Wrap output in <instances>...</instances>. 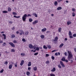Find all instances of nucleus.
I'll use <instances>...</instances> for the list:
<instances>
[{
  "label": "nucleus",
  "mask_w": 76,
  "mask_h": 76,
  "mask_svg": "<svg viewBox=\"0 0 76 76\" xmlns=\"http://www.w3.org/2000/svg\"><path fill=\"white\" fill-rule=\"evenodd\" d=\"M21 56H25V53H21Z\"/></svg>",
  "instance_id": "nucleus-36"
},
{
  "label": "nucleus",
  "mask_w": 76,
  "mask_h": 76,
  "mask_svg": "<svg viewBox=\"0 0 76 76\" xmlns=\"http://www.w3.org/2000/svg\"><path fill=\"white\" fill-rule=\"evenodd\" d=\"M73 37H76V34H74L73 35Z\"/></svg>",
  "instance_id": "nucleus-50"
},
{
  "label": "nucleus",
  "mask_w": 76,
  "mask_h": 76,
  "mask_svg": "<svg viewBox=\"0 0 76 76\" xmlns=\"http://www.w3.org/2000/svg\"><path fill=\"white\" fill-rule=\"evenodd\" d=\"M71 23H72V22H71V21H69L67 22V25H70Z\"/></svg>",
  "instance_id": "nucleus-18"
},
{
  "label": "nucleus",
  "mask_w": 76,
  "mask_h": 76,
  "mask_svg": "<svg viewBox=\"0 0 76 76\" xmlns=\"http://www.w3.org/2000/svg\"><path fill=\"white\" fill-rule=\"evenodd\" d=\"M9 23H10V24H12V23H13V22L12 21H9Z\"/></svg>",
  "instance_id": "nucleus-47"
},
{
  "label": "nucleus",
  "mask_w": 76,
  "mask_h": 76,
  "mask_svg": "<svg viewBox=\"0 0 76 76\" xmlns=\"http://www.w3.org/2000/svg\"><path fill=\"white\" fill-rule=\"evenodd\" d=\"M11 10H12V9H11V8H10V7H9L8 8V12H10V11H11Z\"/></svg>",
  "instance_id": "nucleus-21"
},
{
  "label": "nucleus",
  "mask_w": 76,
  "mask_h": 76,
  "mask_svg": "<svg viewBox=\"0 0 76 76\" xmlns=\"http://www.w3.org/2000/svg\"><path fill=\"white\" fill-rule=\"evenodd\" d=\"M64 45L63 43H61L59 46V48H61Z\"/></svg>",
  "instance_id": "nucleus-16"
},
{
  "label": "nucleus",
  "mask_w": 76,
  "mask_h": 76,
  "mask_svg": "<svg viewBox=\"0 0 76 76\" xmlns=\"http://www.w3.org/2000/svg\"><path fill=\"white\" fill-rule=\"evenodd\" d=\"M11 52H12V53H15V50L14 49H12L11 50Z\"/></svg>",
  "instance_id": "nucleus-23"
},
{
  "label": "nucleus",
  "mask_w": 76,
  "mask_h": 76,
  "mask_svg": "<svg viewBox=\"0 0 76 76\" xmlns=\"http://www.w3.org/2000/svg\"><path fill=\"white\" fill-rule=\"evenodd\" d=\"M28 34H29V32H28V31H27L26 32L25 34L27 35H28Z\"/></svg>",
  "instance_id": "nucleus-35"
},
{
  "label": "nucleus",
  "mask_w": 76,
  "mask_h": 76,
  "mask_svg": "<svg viewBox=\"0 0 76 76\" xmlns=\"http://www.w3.org/2000/svg\"><path fill=\"white\" fill-rule=\"evenodd\" d=\"M29 47L30 48H32V49H33L34 47V46H33V45H31V44H30L29 45Z\"/></svg>",
  "instance_id": "nucleus-6"
},
{
  "label": "nucleus",
  "mask_w": 76,
  "mask_h": 76,
  "mask_svg": "<svg viewBox=\"0 0 76 76\" xmlns=\"http://www.w3.org/2000/svg\"><path fill=\"white\" fill-rule=\"evenodd\" d=\"M68 60L70 61V59H72L73 58V55L71 52L68 51Z\"/></svg>",
  "instance_id": "nucleus-1"
},
{
  "label": "nucleus",
  "mask_w": 76,
  "mask_h": 76,
  "mask_svg": "<svg viewBox=\"0 0 76 76\" xmlns=\"http://www.w3.org/2000/svg\"><path fill=\"white\" fill-rule=\"evenodd\" d=\"M33 15H34V16L36 17V18H37L38 17V15H37V14L35 13H34L33 14Z\"/></svg>",
  "instance_id": "nucleus-27"
},
{
  "label": "nucleus",
  "mask_w": 76,
  "mask_h": 76,
  "mask_svg": "<svg viewBox=\"0 0 76 76\" xmlns=\"http://www.w3.org/2000/svg\"><path fill=\"white\" fill-rule=\"evenodd\" d=\"M72 16L73 17H74V16H75V12H72Z\"/></svg>",
  "instance_id": "nucleus-37"
},
{
  "label": "nucleus",
  "mask_w": 76,
  "mask_h": 76,
  "mask_svg": "<svg viewBox=\"0 0 76 76\" xmlns=\"http://www.w3.org/2000/svg\"><path fill=\"white\" fill-rule=\"evenodd\" d=\"M12 67H13L12 64H10L9 66V69H11L12 68Z\"/></svg>",
  "instance_id": "nucleus-13"
},
{
  "label": "nucleus",
  "mask_w": 76,
  "mask_h": 76,
  "mask_svg": "<svg viewBox=\"0 0 76 76\" xmlns=\"http://www.w3.org/2000/svg\"><path fill=\"white\" fill-rule=\"evenodd\" d=\"M45 63L46 64H49V63H50V61H47L45 62Z\"/></svg>",
  "instance_id": "nucleus-39"
},
{
  "label": "nucleus",
  "mask_w": 76,
  "mask_h": 76,
  "mask_svg": "<svg viewBox=\"0 0 76 76\" xmlns=\"http://www.w3.org/2000/svg\"><path fill=\"white\" fill-rule=\"evenodd\" d=\"M58 37H56L53 40L54 41V42H57V40H58Z\"/></svg>",
  "instance_id": "nucleus-7"
},
{
  "label": "nucleus",
  "mask_w": 76,
  "mask_h": 76,
  "mask_svg": "<svg viewBox=\"0 0 76 76\" xmlns=\"http://www.w3.org/2000/svg\"><path fill=\"white\" fill-rule=\"evenodd\" d=\"M27 76H29L30 75V72H27L26 73Z\"/></svg>",
  "instance_id": "nucleus-22"
},
{
  "label": "nucleus",
  "mask_w": 76,
  "mask_h": 76,
  "mask_svg": "<svg viewBox=\"0 0 76 76\" xmlns=\"http://www.w3.org/2000/svg\"><path fill=\"white\" fill-rule=\"evenodd\" d=\"M22 41H23V42H26V40L24 38H23L22 39Z\"/></svg>",
  "instance_id": "nucleus-41"
},
{
  "label": "nucleus",
  "mask_w": 76,
  "mask_h": 76,
  "mask_svg": "<svg viewBox=\"0 0 76 76\" xmlns=\"http://www.w3.org/2000/svg\"><path fill=\"white\" fill-rule=\"evenodd\" d=\"M72 10L73 12H74V11H75V8H72Z\"/></svg>",
  "instance_id": "nucleus-54"
},
{
  "label": "nucleus",
  "mask_w": 76,
  "mask_h": 76,
  "mask_svg": "<svg viewBox=\"0 0 76 76\" xmlns=\"http://www.w3.org/2000/svg\"><path fill=\"white\" fill-rule=\"evenodd\" d=\"M39 53L38 52H37L36 53H34V56H37V55H38V54Z\"/></svg>",
  "instance_id": "nucleus-43"
},
{
  "label": "nucleus",
  "mask_w": 76,
  "mask_h": 76,
  "mask_svg": "<svg viewBox=\"0 0 76 76\" xmlns=\"http://www.w3.org/2000/svg\"><path fill=\"white\" fill-rule=\"evenodd\" d=\"M33 70L34 71H36L37 70V67L36 66L33 67Z\"/></svg>",
  "instance_id": "nucleus-17"
},
{
  "label": "nucleus",
  "mask_w": 76,
  "mask_h": 76,
  "mask_svg": "<svg viewBox=\"0 0 76 76\" xmlns=\"http://www.w3.org/2000/svg\"><path fill=\"white\" fill-rule=\"evenodd\" d=\"M23 63H24V61L23 60L21 61V63L20 64V66H23Z\"/></svg>",
  "instance_id": "nucleus-8"
},
{
  "label": "nucleus",
  "mask_w": 76,
  "mask_h": 76,
  "mask_svg": "<svg viewBox=\"0 0 76 76\" xmlns=\"http://www.w3.org/2000/svg\"><path fill=\"white\" fill-rule=\"evenodd\" d=\"M66 60V58L65 57H63L62 59L61 60L63 61H64Z\"/></svg>",
  "instance_id": "nucleus-19"
},
{
  "label": "nucleus",
  "mask_w": 76,
  "mask_h": 76,
  "mask_svg": "<svg viewBox=\"0 0 76 76\" xmlns=\"http://www.w3.org/2000/svg\"><path fill=\"white\" fill-rule=\"evenodd\" d=\"M2 45L3 46H6V43L5 42H4Z\"/></svg>",
  "instance_id": "nucleus-42"
},
{
  "label": "nucleus",
  "mask_w": 76,
  "mask_h": 76,
  "mask_svg": "<svg viewBox=\"0 0 76 76\" xmlns=\"http://www.w3.org/2000/svg\"><path fill=\"white\" fill-rule=\"evenodd\" d=\"M49 56H50V55H49V54H46V55H45V56H46V57H48Z\"/></svg>",
  "instance_id": "nucleus-48"
},
{
  "label": "nucleus",
  "mask_w": 76,
  "mask_h": 76,
  "mask_svg": "<svg viewBox=\"0 0 76 76\" xmlns=\"http://www.w3.org/2000/svg\"><path fill=\"white\" fill-rule=\"evenodd\" d=\"M12 14L13 15H17V13H16V12H12Z\"/></svg>",
  "instance_id": "nucleus-33"
},
{
  "label": "nucleus",
  "mask_w": 76,
  "mask_h": 76,
  "mask_svg": "<svg viewBox=\"0 0 76 76\" xmlns=\"http://www.w3.org/2000/svg\"><path fill=\"white\" fill-rule=\"evenodd\" d=\"M51 58L52 60H54V58H54V57L53 56H52Z\"/></svg>",
  "instance_id": "nucleus-49"
},
{
  "label": "nucleus",
  "mask_w": 76,
  "mask_h": 76,
  "mask_svg": "<svg viewBox=\"0 0 76 76\" xmlns=\"http://www.w3.org/2000/svg\"><path fill=\"white\" fill-rule=\"evenodd\" d=\"M54 5L55 6H57L58 4V3L57 2V1H55L54 2Z\"/></svg>",
  "instance_id": "nucleus-26"
},
{
  "label": "nucleus",
  "mask_w": 76,
  "mask_h": 76,
  "mask_svg": "<svg viewBox=\"0 0 76 76\" xmlns=\"http://www.w3.org/2000/svg\"><path fill=\"white\" fill-rule=\"evenodd\" d=\"M58 67H59V68H60V69H61V66L60 65H58Z\"/></svg>",
  "instance_id": "nucleus-51"
},
{
  "label": "nucleus",
  "mask_w": 76,
  "mask_h": 76,
  "mask_svg": "<svg viewBox=\"0 0 76 76\" xmlns=\"http://www.w3.org/2000/svg\"><path fill=\"white\" fill-rule=\"evenodd\" d=\"M56 50H54L52 51V53H54V52H55V51H56Z\"/></svg>",
  "instance_id": "nucleus-56"
},
{
  "label": "nucleus",
  "mask_w": 76,
  "mask_h": 76,
  "mask_svg": "<svg viewBox=\"0 0 76 76\" xmlns=\"http://www.w3.org/2000/svg\"><path fill=\"white\" fill-rule=\"evenodd\" d=\"M33 20L31 18H29V21L30 22H32Z\"/></svg>",
  "instance_id": "nucleus-30"
},
{
  "label": "nucleus",
  "mask_w": 76,
  "mask_h": 76,
  "mask_svg": "<svg viewBox=\"0 0 76 76\" xmlns=\"http://www.w3.org/2000/svg\"><path fill=\"white\" fill-rule=\"evenodd\" d=\"M36 50H37V51H39V48L38 47H37L36 48Z\"/></svg>",
  "instance_id": "nucleus-45"
},
{
  "label": "nucleus",
  "mask_w": 76,
  "mask_h": 76,
  "mask_svg": "<svg viewBox=\"0 0 76 76\" xmlns=\"http://www.w3.org/2000/svg\"><path fill=\"white\" fill-rule=\"evenodd\" d=\"M9 45H11L12 47H13V48H14V47H15V45H14L13 43L12 42H9Z\"/></svg>",
  "instance_id": "nucleus-3"
},
{
  "label": "nucleus",
  "mask_w": 76,
  "mask_h": 76,
  "mask_svg": "<svg viewBox=\"0 0 76 76\" xmlns=\"http://www.w3.org/2000/svg\"><path fill=\"white\" fill-rule=\"evenodd\" d=\"M2 12H3V13H8V12H7V11H3Z\"/></svg>",
  "instance_id": "nucleus-31"
},
{
  "label": "nucleus",
  "mask_w": 76,
  "mask_h": 76,
  "mask_svg": "<svg viewBox=\"0 0 76 76\" xmlns=\"http://www.w3.org/2000/svg\"><path fill=\"white\" fill-rule=\"evenodd\" d=\"M15 67H18V65L17 64H15Z\"/></svg>",
  "instance_id": "nucleus-58"
},
{
  "label": "nucleus",
  "mask_w": 76,
  "mask_h": 76,
  "mask_svg": "<svg viewBox=\"0 0 76 76\" xmlns=\"http://www.w3.org/2000/svg\"><path fill=\"white\" fill-rule=\"evenodd\" d=\"M56 68L55 67H53V69H52L51 70V72H54L55 71H56Z\"/></svg>",
  "instance_id": "nucleus-12"
},
{
  "label": "nucleus",
  "mask_w": 76,
  "mask_h": 76,
  "mask_svg": "<svg viewBox=\"0 0 76 76\" xmlns=\"http://www.w3.org/2000/svg\"><path fill=\"white\" fill-rule=\"evenodd\" d=\"M61 28L59 27L58 28V31L59 32H61Z\"/></svg>",
  "instance_id": "nucleus-25"
},
{
  "label": "nucleus",
  "mask_w": 76,
  "mask_h": 76,
  "mask_svg": "<svg viewBox=\"0 0 76 76\" xmlns=\"http://www.w3.org/2000/svg\"><path fill=\"white\" fill-rule=\"evenodd\" d=\"M12 30H13L15 29V26H14L12 28Z\"/></svg>",
  "instance_id": "nucleus-57"
},
{
  "label": "nucleus",
  "mask_w": 76,
  "mask_h": 76,
  "mask_svg": "<svg viewBox=\"0 0 76 76\" xmlns=\"http://www.w3.org/2000/svg\"><path fill=\"white\" fill-rule=\"evenodd\" d=\"M48 47L49 49H51V47L50 45H48Z\"/></svg>",
  "instance_id": "nucleus-40"
},
{
  "label": "nucleus",
  "mask_w": 76,
  "mask_h": 76,
  "mask_svg": "<svg viewBox=\"0 0 76 76\" xmlns=\"http://www.w3.org/2000/svg\"><path fill=\"white\" fill-rule=\"evenodd\" d=\"M74 50L75 51V52H76V48H74Z\"/></svg>",
  "instance_id": "nucleus-64"
},
{
  "label": "nucleus",
  "mask_w": 76,
  "mask_h": 76,
  "mask_svg": "<svg viewBox=\"0 0 76 76\" xmlns=\"http://www.w3.org/2000/svg\"><path fill=\"white\" fill-rule=\"evenodd\" d=\"M50 76H55V75L53 73H51L50 74Z\"/></svg>",
  "instance_id": "nucleus-38"
},
{
  "label": "nucleus",
  "mask_w": 76,
  "mask_h": 76,
  "mask_svg": "<svg viewBox=\"0 0 76 76\" xmlns=\"http://www.w3.org/2000/svg\"><path fill=\"white\" fill-rule=\"evenodd\" d=\"M5 64H6V65H7V64H8V62L7 61H6L4 62Z\"/></svg>",
  "instance_id": "nucleus-46"
},
{
  "label": "nucleus",
  "mask_w": 76,
  "mask_h": 76,
  "mask_svg": "<svg viewBox=\"0 0 76 76\" xmlns=\"http://www.w3.org/2000/svg\"><path fill=\"white\" fill-rule=\"evenodd\" d=\"M64 55L65 56H67V52H65L64 53Z\"/></svg>",
  "instance_id": "nucleus-53"
},
{
  "label": "nucleus",
  "mask_w": 76,
  "mask_h": 76,
  "mask_svg": "<svg viewBox=\"0 0 76 76\" xmlns=\"http://www.w3.org/2000/svg\"><path fill=\"white\" fill-rule=\"evenodd\" d=\"M3 42L2 40L0 41V43H1H1H3Z\"/></svg>",
  "instance_id": "nucleus-62"
},
{
  "label": "nucleus",
  "mask_w": 76,
  "mask_h": 76,
  "mask_svg": "<svg viewBox=\"0 0 76 76\" xmlns=\"http://www.w3.org/2000/svg\"><path fill=\"white\" fill-rule=\"evenodd\" d=\"M57 9L58 10H61V9H62V7H58Z\"/></svg>",
  "instance_id": "nucleus-15"
},
{
  "label": "nucleus",
  "mask_w": 76,
  "mask_h": 76,
  "mask_svg": "<svg viewBox=\"0 0 76 76\" xmlns=\"http://www.w3.org/2000/svg\"><path fill=\"white\" fill-rule=\"evenodd\" d=\"M55 56H58V54H57V53H56L55 54Z\"/></svg>",
  "instance_id": "nucleus-60"
},
{
  "label": "nucleus",
  "mask_w": 76,
  "mask_h": 76,
  "mask_svg": "<svg viewBox=\"0 0 76 76\" xmlns=\"http://www.w3.org/2000/svg\"><path fill=\"white\" fill-rule=\"evenodd\" d=\"M38 20H35V21H34V22H33L32 24L33 25H34V24L37 23H38Z\"/></svg>",
  "instance_id": "nucleus-11"
},
{
  "label": "nucleus",
  "mask_w": 76,
  "mask_h": 76,
  "mask_svg": "<svg viewBox=\"0 0 76 76\" xmlns=\"http://www.w3.org/2000/svg\"><path fill=\"white\" fill-rule=\"evenodd\" d=\"M46 31H47V28H45L42 29V32H45Z\"/></svg>",
  "instance_id": "nucleus-14"
},
{
  "label": "nucleus",
  "mask_w": 76,
  "mask_h": 76,
  "mask_svg": "<svg viewBox=\"0 0 76 76\" xmlns=\"http://www.w3.org/2000/svg\"><path fill=\"white\" fill-rule=\"evenodd\" d=\"M16 33V34H19V31H17Z\"/></svg>",
  "instance_id": "nucleus-59"
},
{
  "label": "nucleus",
  "mask_w": 76,
  "mask_h": 76,
  "mask_svg": "<svg viewBox=\"0 0 76 76\" xmlns=\"http://www.w3.org/2000/svg\"><path fill=\"white\" fill-rule=\"evenodd\" d=\"M64 61H65V62H66V63H67L68 62V60L65 59V60Z\"/></svg>",
  "instance_id": "nucleus-55"
},
{
  "label": "nucleus",
  "mask_w": 76,
  "mask_h": 76,
  "mask_svg": "<svg viewBox=\"0 0 76 76\" xmlns=\"http://www.w3.org/2000/svg\"><path fill=\"white\" fill-rule=\"evenodd\" d=\"M15 38V35L14 34H12L11 35V38Z\"/></svg>",
  "instance_id": "nucleus-20"
},
{
  "label": "nucleus",
  "mask_w": 76,
  "mask_h": 76,
  "mask_svg": "<svg viewBox=\"0 0 76 76\" xmlns=\"http://www.w3.org/2000/svg\"><path fill=\"white\" fill-rule=\"evenodd\" d=\"M69 37L70 38H73V36H72V32H71V31H69Z\"/></svg>",
  "instance_id": "nucleus-4"
},
{
  "label": "nucleus",
  "mask_w": 76,
  "mask_h": 76,
  "mask_svg": "<svg viewBox=\"0 0 76 76\" xmlns=\"http://www.w3.org/2000/svg\"><path fill=\"white\" fill-rule=\"evenodd\" d=\"M2 36L4 37V39H6V36L4 34H2Z\"/></svg>",
  "instance_id": "nucleus-9"
},
{
  "label": "nucleus",
  "mask_w": 76,
  "mask_h": 76,
  "mask_svg": "<svg viewBox=\"0 0 76 76\" xmlns=\"http://www.w3.org/2000/svg\"><path fill=\"white\" fill-rule=\"evenodd\" d=\"M43 48L45 49H46V50H47V46H45V45H44L43 46Z\"/></svg>",
  "instance_id": "nucleus-32"
},
{
  "label": "nucleus",
  "mask_w": 76,
  "mask_h": 76,
  "mask_svg": "<svg viewBox=\"0 0 76 76\" xmlns=\"http://www.w3.org/2000/svg\"><path fill=\"white\" fill-rule=\"evenodd\" d=\"M40 37L41 38H42V39H43L45 38L44 35H40Z\"/></svg>",
  "instance_id": "nucleus-28"
},
{
  "label": "nucleus",
  "mask_w": 76,
  "mask_h": 76,
  "mask_svg": "<svg viewBox=\"0 0 76 76\" xmlns=\"http://www.w3.org/2000/svg\"><path fill=\"white\" fill-rule=\"evenodd\" d=\"M20 31L21 32L20 33V35H22V34H24V31H23V30H20Z\"/></svg>",
  "instance_id": "nucleus-10"
},
{
  "label": "nucleus",
  "mask_w": 76,
  "mask_h": 76,
  "mask_svg": "<svg viewBox=\"0 0 76 76\" xmlns=\"http://www.w3.org/2000/svg\"><path fill=\"white\" fill-rule=\"evenodd\" d=\"M28 16H31V15L30 14H28Z\"/></svg>",
  "instance_id": "nucleus-63"
},
{
  "label": "nucleus",
  "mask_w": 76,
  "mask_h": 76,
  "mask_svg": "<svg viewBox=\"0 0 76 76\" xmlns=\"http://www.w3.org/2000/svg\"><path fill=\"white\" fill-rule=\"evenodd\" d=\"M26 17H27V15L26 14H25L22 17V20L23 22H25L26 20Z\"/></svg>",
  "instance_id": "nucleus-2"
},
{
  "label": "nucleus",
  "mask_w": 76,
  "mask_h": 76,
  "mask_svg": "<svg viewBox=\"0 0 76 76\" xmlns=\"http://www.w3.org/2000/svg\"><path fill=\"white\" fill-rule=\"evenodd\" d=\"M31 66V62H29L28 64V66L29 67V66Z\"/></svg>",
  "instance_id": "nucleus-24"
},
{
  "label": "nucleus",
  "mask_w": 76,
  "mask_h": 76,
  "mask_svg": "<svg viewBox=\"0 0 76 76\" xmlns=\"http://www.w3.org/2000/svg\"><path fill=\"white\" fill-rule=\"evenodd\" d=\"M13 17L14 18H20V16H16V15H14Z\"/></svg>",
  "instance_id": "nucleus-29"
},
{
  "label": "nucleus",
  "mask_w": 76,
  "mask_h": 76,
  "mask_svg": "<svg viewBox=\"0 0 76 76\" xmlns=\"http://www.w3.org/2000/svg\"><path fill=\"white\" fill-rule=\"evenodd\" d=\"M60 63L61 65L62 66V67H65V65H64V64H63V62H62V61H60Z\"/></svg>",
  "instance_id": "nucleus-5"
},
{
  "label": "nucleus",
  "mask_w": 76,
  "mask_h": 76,
  "mask_svg": "<svg viewBox=\"0 0 76 76\" xmlns=\"http://www.w3.org/2000/svg\"><path fill=\"white\" fill-rule=\"evenodd\" d=\"M4 71V69H2L0 71V73H3V72Z\"/></svg>",
  "instance_id": "nucleus-44"
},
{
  "label": "nucleus",
  "mask_w": 76,
  "mask_h": 76,
  "mask_svg": "<svg viewBox=\"0 0 76 76\" xmlns=\"http://www.w3.org/2000/svg\"><path fill=\"white\" fill-rule=\"evenodd\" d=\"M13 43L15 44V43H18V42L16 40H14L13 41Z\"/></svg>",
  "instance_id": "nucleus-34"
},
{
  "label": "nucleus",
  "mask_w": 76,
  "mask_h": 76,
  "mask_svg": "<svg viewBox=\"0 0 76 76\" xmlns=\"http://www.w3.org/2000/svg\"><path fill=\"white\" fill-rule=\"evenodd\" d=\"M34 50H35V49H36V47L35 46H34V48H33Z\"/></svg>",
  "instance_id": "nucleus-61"
},
{
  "label": "nucleus",
  "mask_w": 76,
  "mask_h": 76,
  "mask_svg": "<svg viewBox=\"0 0 76 76\" xmlns=\"http://www.w3.org/2000/svg\"><path fill=\"white\" fill-rule=\"evenodd\" d=\"M28 70H31V68L30 67H28Z\"/></svg>",
  "instance_id": "nucleus-52"
}]
</instances>
